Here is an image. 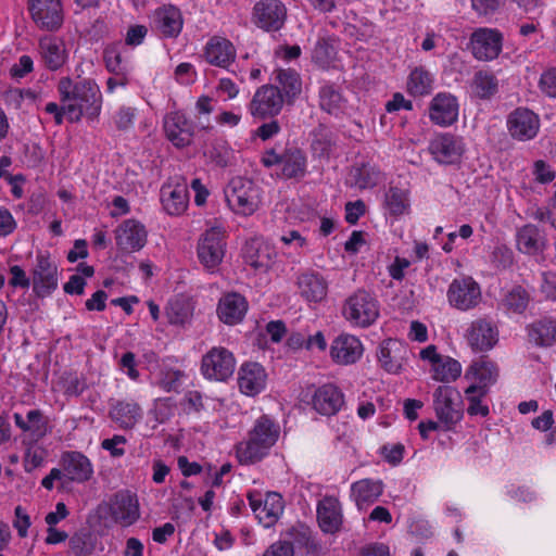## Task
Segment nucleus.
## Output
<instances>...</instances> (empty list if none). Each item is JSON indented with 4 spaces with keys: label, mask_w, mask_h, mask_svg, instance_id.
Instances as JSON below:
<instances>
[{
    "label": "nucleus",
    "mask_w": 556,
    "mask_h": 556,
    "mask_svg": "<svg viewBox=\"0 0 556 556\" xmlns=\"http://www.w3.org/2000/svg\"><path fill=\"white\" fill-rule=\"evenodd\" d=\"M58 92L61 103L65 104L70 123H79L83 117L88 123L99 119L103 96L94 79L61 77L58 83Z\"/></svg>",
    "instance_id": "1"
},
{
    "label": "nucleus",
    "mask_w": 556,
    "mask_h": 556,
    "mask_svg": "<svg viewBox=\"0 0 556 556\" xmlns=\"http://www.w3.org/2000/svg\"><path fill=\"white\" fill-rule=\"evenodd\" d=\"M280 435V427L269 416L257 418L245 440L236 446L237 457L242 465L255 464L268 455Z\"/></svg>",
    "instance_id": "2"
},
{
    "label": "nucleus",
    "mask_w": 556,
    "mask_h": 556,
    "mask_svg": "<svg viewBox=\"0 0 556 556\" xmlns=\"http://www.w3.org/2000/svg\"><path fill=\"white\" fill-rule=\"evenodd\" d=\"M341 315L351 327L365 329L378 320L380 303L372 293L358 289L343 301Z\"/></svg>",
    "instance_id": "3"
},
{
    "label": "nucleus",
    "mask_w": 556,
    "mask_h": 556,
    "mask_svg": "<svg viewBox=\"0 0 556 556\" xmlns=\"http://www.w3.org/2000/svg\"><path fill=\"white\" fill-rule=\"evenodd\" d=\"M229 207L237 214L252 215L260 206V188L250 179L233 177L225 189Z\"/></svg>",
    "instance_id": "4"
},
{
    "label": "nucleus",
    "mask_w": 556,
    "mask_h": 556,
    "mask_svg": "<svg viewBox=\"0 0 556 556\" xmlns=\"http://www.w3.org/2000/svg\"><path fill=\"white\" fill-rule=\"evenodd\" d=\"M433 408L444 431L454 429L464 416L460 394L451 386H440L434 390Z\"/></svg>",
    "instance_id": "5"
},
{
    "label": "nucleus",
    "mask_w": 556,
    "mask_h": 556,
    "mask_svg": "<svg viewBox=\"0 0 556 556\" xmlns=\"http://www.w3.org/2000/svg\"><path fill=\"white\" fill-rule=\"evenodd\" d=\"M446 299L451 307L468 312L480 305L482 290L471 276H463L452 280L446 291Z\"/></svg>",
    "instance_id": "6"
},
{
    "label": "nucleus",
    "mask_w": 556,
    "mask_h": 556,
    "mask_svg": "<svg viewBox=\"0 0 556 556\" xmlns=\"http://www.w3.org/2000/svg\"><path fill=\"white\" fill-rule=\"evenodd\" d=\"M225 251V230L219 226L205 230L198 241V258L204 268L210 271H214L220 265Z\"/></svg>",
    "instance_id": "7"
},
{
    "label": "nucleus",
    "mask_w": 556,
    "mask_h": 556,
    "mask_svg": "<svg viewBox=\"0 0 556 556\" xmlns=\"http://www.w3.org/2000/svg\"><path fill=\"white\" fill-rule=\"evenodd\" d=\"M247 496L253 514L264 528H270L277 523L285 508L282 496L279 493L262 494L258 491H251Z\"/></svg>",
    "instance_id": "8"
},
{
    "label": "nucleus",
    "mask_w": 556,
    "mask_h": 556,
    "mask_svg": "<svg viewBox=\"0 0 556 556\" xmlns=\"http://www.w3.org/2000/svg\"><path fill=\"white\" fill-rule=\"evenodd\" d=\"M288 10L282 0H257L251 13L252 23L266 33L279 31L287 21Z\"/></svg>",
    "instance_id": "9"
},
{
    "label": "nucleus",
    "mask_w": 556,
    "mask_h": 556,
    "mask_svg": "<svg viewBox=\"0 0 556 556\" xmlns=\"http://www.w3.org/2000/svg\"><path fill=\"white\" fill-rule=\"evenodd\" d=\"M428 151L437 163L454 165L462 161L466 152V143L462 136L440 132L430 140Z\"/></svg>",
    "instance_id": "10"
},
{
    "label": "nucleus",
    "mask_w": 556,
    "mask_h": 556,
    "mask_svg": "<svg viewBox=\"0 0 556 556\" xmlns=\"http://www.w3.org/2000/svg\"><path fill=\"white\" fill-rule=\"evenodd\" d=\"M286 102L276 85L266 84L256 89L248 110L255 118H271L280 114Z\"/></svg>",
    "instance_id": "11"
},
{
    "label": "nucleus",
    "mask_w": 556,
    "mask_h": 556,
    "mask_svg": "<svg viewBox=\"0 0 556 556\" xmlns=\"http://www.w3.org/2000/svg\"><path fill=\"white\" fill-rule=\"evenodd\" d=\"M236 368L233 354L223 346L212 348L203 357L201 371L210 380L224 381Z\"/></svg>",
    "instance_id": "12"
},
{
    "label": "nucleus",
    "mask_w": 556,
    "mask_h": 556,
    "mask_svg": "<svg viewBox=\"0 0 556 556\" xmlns=\"http://www.w3.org/2000/svg\"><path fill=\"white\" fill-rule=\"evenodd\" d=\"M28 10L36 26L42 30L56 31L63 25L61 0H28Z\"/></svg>",
    "instance_id": "13"
},
{
    "label": "nucleus",
    "mask_w": 556,
    "mask_h": 556,
    "mask_svg": "<svg viewBox=\"0 0 556 556\" xmlns=\"http://www.w3.org/2000/svg\"><path fill=\"white\" fill-rule=\"evenodd\" d=\"M509 136L517 141L534 139L541 128L540 116L528 108H517L511 111L506 121Z\"/></svg>",
    "instance_id": "14"
},
{
    "label": "nucleus",
    "mask_w": 556,
    "mask_h": 556,
    "mask_svg": "<svg viewBox=\"0 0 556 556\" xmlns=\"http://www.w3.org/2000/svg\"><path fill=\"white\" fill-rule=\"evenodd\" d=\"M459 116L458 99L451 92L437 93L428 104L429 121L441 128H447L457 123Z\"/></svg>",
    "instance_id": "15"
},
{
    "label": "nucleus",
    "mask_w": 556,
    "mask_h": 556,
    "mask_svg": "<svg viewBox=\"0 0 556 556\" xmlns=\"http://www.w3.org/2000/svg\"><path fill=\"white\" fill-rule=\"evenodd\" d=\"M409 353L408 346L403 341L387 339L378 348V364L386 372L399 375L407 365Z\"/></svg>",
    "instance_id": "16"
},
{
    "label": "nucleus",
    "mask_w": 556,
    "mask_h": 556,
    "mask_svg": "<svg viewBox=\"0 0 556 556\" xmlns=\"http://www.w3.org/2000/svg\"><path fill=\"white\" fill-rule=\"evenodd\" d=\"M503 47V35L495 28L480 27L470 36L472 55L479 61H492Z\"/></svg>",
    "instance_id": "17"
},
{
    "label": "nucleus",
    "mask_w": 556,
    "mask_h": 556,
    "mask_svg": "<svg viewBox=\"0 0 556 556\" xmlns=\"http://www.w3.org/2000/svg\"><path fill=\"white\" fill-rule=\"evenodd\" d=\"M31 276L33 290L39 298L49 296L58 288V267L43 254L37 255Z\"/></svg>",
    "instance_id": "18"
},
{
    "label": "nucleus",
    "mask_w": 556,
    "mask_h": 556,
    "mask_svg": "<svg viewBox=\"0 0 556 556\" xmlns=\"http://www.w3.org/2000/svg\"><path fill=\"white\" fill-rule=\"evenodd\" d=\"M465 338L468 345L475 352H488L492 350L498 341V330L492 321L479 318L469 325Z\"/></svg>",
    "instance_id": "19"
},
{
    "label": "nucleus",
    "mask_w": 556,
    "mask_h": 556,
    "mask_svg": "<svg viewBox=\"0 0 556 556\" xmlns=\"http://www.w3.org/2000/svg\"><path fill=\"white\" fill-rule=\"evenodd\" d=\"M148 232L146 227L136 219L124 220L115 230V240L119 250L136 252L147 243Z\"/></svg>",
    "instance_id": "20"
},
{
    "label": "nucleus",
    "mask_w": 556,
    "mask_h": 556,
    "mask_svg": "<svg viewBox=\"0 0 556 556\" xmlns=\"http://www.w3.org/2000/svg\"><path fill=\"white\" fill-rule=\"evenodd\" d=\"M163 127L166 138L177 148L189 146L193 138V125L181 112L165 115Z\"/></svg>",
    "instance_id": "21"
},
{
    "label": "nucleus",
    "mask_w": 556,
    "mask_h": 556,
    "mask_svg": "<svg viewBox=\"0 0 556 556\" xmlns=\"http://www.w3.org/2000/svg\"><path fill=\"white\" fill-rule=\"evenodd\" d=\"M364 353L362 341L353 334L342 333L331 343L330 356L339 365H352L361 359Z\"/></svg>",
    "instance_id": "22"
},
{
    "label": "nucleus",
    "mask_w": 556,
    "mask_h": 556,
    "mask_svg": "<svg viewBox=\"0 0 556 556\" xmlns=\"http://www.w3.org/2000/svg\"><path fill=\"white\" fill-rule=\"evenodd\" d=\"M110 514L124 527L134 525L140 517L137 496L128 491L116 493L110 503Z\"/></svg>",
    "instance_id": "23"
},
{
    "label": "nucleus",
    "mask_w": 556,
    "mask_h": 556,
    "mask_svg": "<svg viewBox=\"0 0 556 556\" xmlns=\"http://www.w3.org/2000/svg\"><path fill=\"white\" fill-rule=\"evenodd\" d=\"M203 56L211 65L228 68L237 58V50L229 39L222 36H213L204 46Z\"/></svg>",
    "instance_id": "24"
},
{
    "label": "nucleus",
    "mask_w": 556,
    "mask_h": 556,
    "mask_svg": "<svg viewBox=\"0 0 556 556\" xmlns=\"http://www.w3.org/2000/svg\"><path fill=\"white\" fill-rule=\"evenodd\" d=\"M498 378V368L495 363L486 358H478L467 367L464 379L475 386L476 389L490 392V388L496 383Z\"/></svg>",
    "instance_id": "25"
},
{
    "label": "nucleus",
    "mask_w": 556,
    "mask_h": 556,
    "mask_svg": "<svg viewBox=\"0 0 556 556\" xmlns=\"http://www.w3.org/2000/svg\"><path fill=\"white\" fill-rule=\"evenodd\" d=\"M296 287L301 298L307 303H320L328 295L327 279L316 271H304L296 278Z\"/></svg>",
    "instance_id": "26"
},
{
    "label": "nucleus",
    "mask_w": 556,
    "mask_h": 556,
    "mask_svg": "<svg viewBox=\"0 0 556 556\" xmlns=\"http://www.w3.org/2000/svg\"><path fill=\"white\" fill-rule=\"evenodd\" d=\"M344 404V394L333 383L317 388L312 396L313 408L324 416L336 415Z\"/></svg>",
    "instance_id": "27"
},
{
    "label": "nucleus",
    "mask_w": 556,
    "mask_h": 556,
    "mask_svg": "<svg viewBox=\"0 0 556 556\" xmlns=\"http://www.w3.org/2000/svg\"><path fill=\"white\" fill-rule=\"evenodd\" d=\"M248 307V301L243 295L229 292L219 299L216 313L222 323L233 326L243 320Z\"/></svg>",
    "instance_id": "28"
},
{
    "label": "nucleus",
    "mask_w": 556,
    "mask_h": 556,
    "mask_svg": "<svg viewBox=\"0 0 556 556\" xmlns=\"http://www.w3.org/2000/svg\"><path fill=\"white\" fill-rule=\"evenodd\" d=\"M38 51L45 66L50 71L60 70L68 58L64 40L51 35L39 39Z\"/></svg>",
    "instance_id": "29"
},
{
    "label": "nucleus",
    "mask_w": 556,
    "mask_h": 556,
    "mask_svg": "<svg viewBox=\"0 0 556 556\" xmlns=\"http://www.w3.org/2000/svg\"><path fill=\"white\" fill-rule=\"evenodd\" d=\"M267 382V374L265 368L258 363H244L238 372V386L240 391L248 395L254 396L261 393Z\"/></svg>",
    "instance_id": "30"
},
{
    "label": "nucleus",
    "mask_w": 556,
    "mask_h": 556,
    "mask_svg": "<svg viewBox=\"0 0 556 556\" xmlns=\"http://www.w3.org/2000/svg\"><path fill=\"white\" fill-rule=\"evenodd\" d=\"M153 25L161 36L176 38L184 26L180 10L172 4L157 8L153 13Z\"/></svg>",
    "instance_id": "31"
},
{
    "label": "nucleus",
    "mask_w": 556,
    "mask_h": 556,
    "mask_svg": "<svg viewBox=\"0 0 556 556\" xmlns=\"http://www.w3.org/2000/svg\"><path fill=\"white\" fill-rule=\"evenodd\" d=\"M161 202L168 215L179 216L188 207L189 192L185 182L165 184L161 189Z\"/></svg>",
    "instance_id": "32"
},
{
    "label": "nucleus",
    "mask_w": 556,
    "mask_h": 556,
    "mask_svg": "<svg viewBox=\"0 0 556 556\" xmlns=\"http://www.w3.org/2000/svg\"><path fill=\"white\" fill-rule=\"evenodd\" d=\"M64 477L74 482H86L93 475V467L87 456L80 452H66L62 455Z\"/></svg>",
    "instance_id": "33"
},
{
    "label": "nucleus",
    "mask_w": 556,
    "mask_h": 556,
    "mask_svg": "<svg viewBox=\"0 0 556 556\" xmlns=\"http://www.w3.org/2000/svg\"><path fill=\"white\" fill-rule=\"evenodd\" d=\"M109 416L119 428L132 429L142 418V408L135 401L117 400L111 404Z\"/></svg>",
    "instance_id": "34"
},
{
    "label": "nucleus",
    "mask_w": 556,
    "mask_h": 556,
    "mask_svg": "<svg viewBox=\"0 0 556 556\" xmlns=\"http://www.w3.org/2000/svg\"><path fill=\"white\" fill-rule=\"evenodd\" d=\"M381 480L362 479L351 484V498L358 509H366L372 505L382 494Z\"/></svg>",
    "instance_id": "35"
},
{
    "label": "nucleus",
    "mask_w": 556,
    "mask_h": 556,
    "mask_svg": "<svg viewBox=\"0 0 556 556\" xmlns=\"http://www.w3.org/2000/svg\"><path fill=\"white\" fill-rule=\"evenodd\" d=\"M317 520L324 532H337L342 525L340 502L331 496L324 497L317 506Z\"/></svg>",
    "instance_id": "36"
},
{
    "label": "nucleus",
    "mask_w": 556,
    "mask_h": 556,
    "mask_svg": "<svg viewBox=\"0 0 556 556\" xmlns=\"http://www.w3.org/2000/svg\"><path fill=\"white\" fill-rule=\"evenodd\" d=\"M517 249L528 255L541 254L546 248V238L540 228L527 224L518 229L516 235Z\"/></svg>",
    "instance_id": "37"
},
{
    "label": "nucleus",
    "mask_w": 556,
    "mask_h": 556,
    "mask_svg": "<svg viewBox=\"0 0 556 556\" xmlns=\"http://www.w3.org/2000/svg\"><path fill=\"white\" fill-rule=\"evenodd\" d=\"M311 59L321 70L337 67L338 40L331 36H320L312 50Z\"/></svg>",
    "instance_id": "38"
},
{
    "label": "nucleus",
    "mask_w": 556,
    "mask_h": 556,
    "mask_svg": "<svg viewBox=\"0 0 556 556\" xmlns=\"http://www.w3.org/2000/svg\"><path fill=\"white\" fill-rule=\"evenodd\" d=\"M319 108L336 117L342 115L346 110V99L339 87L330 81H323L318 90Z\"/></svg>",
    "instance_id": "39"
},
{
    "label": "nucleus",
    "mask_w": 556,
    "mask_h": 556,
    "mask_svg": "<svg viewBox=\"0 0 556 556\" xmlns=\"http://www.w3.org/2000/svg\"><path fill=\"white\" fill-rule=\"evenodd\" d=\"M384 210L394 217L410 213V191L408 188L390 186L384 192Z\"/></svg>",
    "instance_id": "40"
},
{
    "label": "nucleus",
    "mask_w": 556,
    "mask_h": 556,
    "mask_svg": "<svg viewBox=\"0 0 556 556\" xmlns=\"http://www.w3.org/2000/svg\"><path fill=\"white\" fill-rule=\"evenodd\" d=\"M274 79L287 103H293L302 92V78L293 68H277Z\"/></svg>",
    "instance_id": "41"
},
{
    "label": "nucleus",
    "mask_w": 556,
    "mask_h": 556,
    "mask_svg": "<svg viewBox=\"0 0 556 556\" xmlns=\"http://www.w3.org/2000/svg\"><path fill=\"white\" fill-rule=\"evenodd\" d=\"M433 75L424 66H417L410 71L406 90L413 97H422L429 94L433 89Z\"/></svg>",
    "instance_id": "42"
},
{
    "label": "nucleus",
    "mask_w": 556,
    "mask_h": 556,
    "mask_svg": "<svg viewBox=\"0 0 556 556\" xmlns=\"http://www.w3.org/2000/svg\"><path fill=\"white\" fill-rule=\"evenodd\" d=\"M529 338L536 345L552 346L556 343V320L542 318L529 328Z\"/></svg>",
    "instance_id": "43"
},
{
    "label": "nucleus",
    "mask_w": 556,
    "mask_h": 556,
    "mask_svg": "<svg viewBox=\"0 0 556 556\" xmlns=\"http://www.w3.org/2000/svg\"><path fill=\"white\" fill-rule=\"evenodd\" d=\"M430 370L432 379L448 383L460 377L462 364L450 356H442Z\"/></svg>",
    "instance_id": "44"
},
{
    "label": "nucleus",
    "mask_w": 556,
    "mask_h": 556,
    "mask_svg": "<svg viewBox=\"0 0 556 556\" xmlns=\"http://www.w3.org/2000/svg\"><path fill=\"white\" fill-rule=\"evenodd\" d=\"M281 166L286 178H302L306 173V157L299 149L287 150L282 154Z\"/></svg>",
    "instance_id": "45"
},
{
    "label": "nucleus",
    "mask_w": 556,
    "mask_h": 556,
    "mask_svg": "<svg viewBox=\"0 0 556 556\" xmlns=\"http://www.w3.org/2000/svg\"><path fill=\"white\" fill-rule=\"evenodd\" d=\"M465 399L468 403L467 413L470 416L486 417L490 414L485 397L489 391L476 389L475 386H468L465 391Z\"/></svg>",
    "instance_id": "46"
},
{
    "label": "nucleus",
    "mask_w": 556,
    "mask_h": 556,
    "mask_svg": "<svg viewBox=\"0 0 556 556\" xmlns=\"http://www.w3.org/2000/svg\"><path fill=\"white\" fill-rule=\"evenodd\" d=\"M276 251L268 244H260L255 251L247 253V263L260 271H267L275 264Z\"/></svg>",
    "instance_id": "47"
},
{
    "label": "nucleus",
    "mask_w": 556,
    "mask_h": 556,
    "mask_svg": "<svg viewBox=\"0 0 556 556\" xmlns=\"http://www.w3.org/2000/svg\"><path fill=\"white\" fill-rule=\"evenodd\" d=\"M530 302V295L526 289L515 286L504 295L502 305L509 314H522Z\"/></svg>",
    "instance_id": "48"
},
{
    "label": "nucleus",
    "mask_w": 556,
    "mask_h": 556,
    "mask_svg": "<svg viewBox=\"0 0 556 556\" xmlns=\"http://www.w3.org/2000/svg\"><path fill=\"white\" fill-rule=\"evenodd\" d=\"M167 320L174 326H184L191 318L190 305L181 299L170 300L165 308Z\"/></svg>",
    "instance_id": "49"
},
{
    "label": "nucleus",
    "mask_w": 556,
    "mask_h": 556,
    "mask_svg": "<svg viewBox=\"0 0 556 556\" xmlns=\"http://www.w3.org/2000/svg\"><path fill=\"white\" fill-rule=\"evenodd\" d=\"M472 89L480 99H488L497 91V80L491 73L480 71L475 74Z\"/></svg>",
    "instance_id": "50"
},
{
    "label": "nucleus",
    "mask_w": 556,
    "mask_h": 556,
    "mask_svg": "<svg viewBox=\"0 0 556 556\" xmlns=\"http://www.w3.org/2000/svg\"><path fill=\"white\" fill-rule=\"evenodd\" d=\"M138 110L129 105H121L112 116V122L116 130L121 132L129 131L136 122Z\"/></svg>",
    "instance_id": "51"
},
{
    "label": "nucleus",
    "mask_w": 556,
    "mask_h": 556,
    "mask_svg": "<svg viewBox=\"0 0 556 556\" xmlns=\"http://www.w3.org/2000/svg\"><path fill=\"white\" fill-rule=\"evenodd\" d=\"M46 456L47 451L42 446L38 445L36 442L27 443L23 462L25 471L31 472L41 467Z\"/></svg>",
    "instance_id": "52"
},
{
    "label": "nucleus",
    "mask_w": 556,
    "mask_h": 556,
    "mask_svg": "<svg viewBox=\"0 0 556 556\" xmlns=\"http://www.w3.org/2000/svg\"><path fill=\"white\" fill-rule=\"evenodd\" d=\"M282 250L300 255L307 248V240L298 230H287L279 238Z\"/></svg>",
    "instance_id": "53"
},
{
    "label": "nucleus",
    "mask_w": 556,
    "mask_h": 556,
    "mask_svg": "<svg viewBox=\"0 0 556 556\" xmlns=\"http://www.w3.org/2000/svg\"><path fill=\"white\" fill-rule=\"evenodd\" d=\"M381 180L380 170L370 165H363L357 169V174L355 176V184L361 189L374 188Z\"/></svg>",
    "instance_id": "54"
},
{
    "label": "nucleus",
    "mask_w": 556,
    "mask_h": 556,
    "mask_svg": "<svg viewBox=\"0 0 556 556\" xmlns=\"http://www.w3.org/2000/svg\"><path fill=\"white\" fill-rule=\"evenodd\" d=\"M104 61L106 70L113 74L131 73V65L124 61L121 53L115 48H109L104 51Z\"/></svg>",
    "instance_id": "55"
},
{
    "label": "nucleus",
    "mask_w": 556,
    "mask_h": 556,
    "mask_svg": "<svg viewBox=\"0 0 556 556\" xmlns=\"http://www.w3.org/2000/svg\"><path fill=\"white\" fill-rule=\"evenodd\" d=\"M35 97L33 90L22 88H9L2 93L4 104L16 110L22 106L24 99H35Z\"/></svg>",
    "instance_id": "56"
},
{
    "label": "nucleus",
    "mask_w": 556,
    "mask_h": 556,
    "mask_svg": "<svg viewBox=\"0 0 556 556\" xmlns=\"http://www.w3.org/2000/svg\"><path fill=\"white\" fill-rule=\"evenodd\" d=\"M531 172L534 180L541 185L551 184L556 177V173L552 165L543 160L535 161L532 165Z\"/></svg>",
    "instance_id": "57"
},
{
    "label": "nucleus",
    "mask_w": 556,
    "mask_h": 556,
    "mask_svg": "<svg viewBox=\"0 0 556 556\" xmlns=\"http://www.w3.org/2000/svg\"><path fill=\"white\" fill-rule=\"evenodd\" d=\"M207 155L216 165L226 167L231 162L232 150L227 143L220 142L214 144L212 149L207 151Z\"/></svg>",
    "instance_id": "58"
},
{
    "label": "nucleus",
    "mask_w": 556,
    "mask_h": 556,
    "mask_svg": "<svg viewBox=\"0 0 556 556\" xmlns=\"http://www.w3.org/2000/svg\"><path fill=\"white\" fill-rule=\"evenodd\" d=\"M181 372L176 369H165L161 372L156 384L165 392L177 391L180 387Z\"/></svg>",
    "instance_id": "59"
},
{
    "label": "nucleus",
    "mask_w": 556,
    "mask_h": 556,
    "mask_svg": "<svg viewBox=\"0 0 556 556\" xmlns=\"http://www.w3.org/2000/svg\"><path fill=\"white\" fill-rule=\"evenodd\" d=\"M70 553L74 556H87L92 553L93 545L86 535L76 534L68 542Z\"/></svg>",
    "instance_id": "60"
},
{
    "label": "nucleus",
    "mask_w": 556,
    "mask_h": 556,
    "mask_svg": "<svg viewBox=\"0 0 556 556\" xmlns=\"http://www.w3.org/2000/svg\"><path fill=\"white\" fill-rule=\"evenodd\" d=\"M539 87L546 96L556 98V67H549L541 74Z\"/></svg>",
    "instance_id": "61"
},
{
    "label": "nucleus",
    "mask_w": 556,
    "mask_h": 556,
    "mask_svg": "<svg viewBox=\"0 0 556 556\" xmlns=\"http://www.w3.org/2000/svg\"><path fill=\"white\" fill-rule=\"evenodd\" d=\"M126 438L123 435L115 434L110 439L102 441L101 446L108 451L113 457H121L125 454L124 445L126 444Z\"/></svg>",
    "instance_id": "62"
},
{
    "label": "nucleus",
    "mask_w": 556,
    "mask_h": 556,
    "mask_svg": "<svg viewBox=\"0 0 556 556\" xmlns=\"http://www.w3.org/2000/svg\"><path fill=\"white\" fill-rule=\"evenodd\" d=\"M121 369L127 375L132 381H138L140 372L137 369L136 356L132 352H126L119 359Z\"/></svg>",
    "instance_id": "63"
},
{
    "label": "nucleus",
    "mask_w": 556,
    "mask_h": 556,
    "mask_svg": "<svg viewBox=\"0 0 556 556\" xmlns=\"http://www.w3.org/2000/svg\"><path fill=\"white\" fill-rule=\"evenodd\" d=\"M540 291L545 299L556 301V274L544 273L542 275Z\"/></svg>",
    "instance_id": "64"
}]
</instances>
